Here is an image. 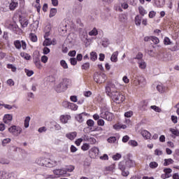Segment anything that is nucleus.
<instances>
[{"label":"nucleus","instance_id":"nucleus-47","mask_svg":"<svg viewBox=\"0 0 179 179\" xmlns=\"http://www.w3.org/2000/svg\"><path fill=\"white\" fill-rule=\"evenodd\" d=\"M11 140L10 138H5L2 141V145L3 146H6V145L8 144L9 143H10Z\"/></svg>","mask_w":179,"mask_h":179},{"label":"nucleus","instance_id":"nucleus-42","mask_svg":"<svg viewBox=\"0 0 179 179\" xmlns=\"http://www.w3.org/2000/svg\"><path fill=\"white\" fill-rule=\"evenodd\" d=\"M22 57H24L26 60H30L31 56L29 54L25 52H21L20 54Z\"/></svg>","mask_w":179,"mask_h":179},{"label":"nucleus","instance_id":"nucleus-5","mask_svg":"<svg viewBox=\"0 0 179 179\" xmlns=\"http://www.w3.org/2000/svg\"><path fill=\"white\" fill-rule=\"evenodd\" d=\"M106 79L107 76L104 73H99L98 72H96L94 75V81L99 84L104 83Z\"/></svg>","mask_w":179,"mask_h":179},{"label":"nucleus","instance_id":"nucleus-12","mask_svg":"<svg viewBox=\"0 0 179 179\" xmlns=\"http://www.w3.org/2000/svg\"><path fill=\"white\" fill-rule=\"evenodd\" d=\"M84 115H87V114L85 113L76 114L75 116L76 120L78 121L80 124L83 123L84 122Z\"/></svg>","mask_w":179,"mask_h":179},{"label":"nucleus","instance_id":"nucleus-62","mask_svg":"<svg viewBox=\"0 0 179 179\" xmlns=\"http://www.w3.org/2000/svg\"><path fill=\"white\" fill-rule=\"evenodd\" d=\"M171 121L174 124H177V122H178V117H177V116L172 115L171 116Z\"/></svg>","mask_w":179,"mask_h":179},{"label":"nucleus","instance_id":"nucleus-19","mask_svg":"<svg viewBox=\"0 0 179 179\" xmlns=\"http://www.w3.org/2000/svg\"><path fill=\"white\" fill-rule=\"evenodd\" d=\"M124 164L126 165V167H127L128 169H130L134 166V162L131 159H128L124 162Z\"/></svg>","mask_w":179,"mask_h":179},{"label":"nucleus","instance_id":"nucleus-2","mask_svg":"<svg viewBox=\"0 0 179 179\" xmlns=\"http://www.w3.org/2000/svg\"><path fill=\"white\" fill-rule=\"evenodd\" d=\"M71 84V80L68 78H64L62 80L59 85H56L55 91L56 92L60 93L64 92L65 90H67L69 86Z\"/></svg>","mask_w":179,"mask_h":179},{"label":"nucleus","instance_id":"nucleus-10","mask_svg":"<svg viewBox=\"0 0 179 179\" xmlns=\"http://www.w3.org/2000/svg\"><path fill=\"white\" fill-rule=\"evenodd\" d=\"M13 119V117L10 114H6L5 116H3V123L7 124H10L12 120Z\"/></svg>","mask_w":179,"mask_h":179},{"label":"nucleus","instance_id":"nucleus-44","mask_svg":"<svg viewBox=\"0 0 179 179\" xmlns=\"http://www.w3.org/2000/svg\"><path fill=\"white\" fill-rule=\"evenodd\" d=\"M7 69H12V72L17 71V68L13 64H7Z\"/></svg>","mask_w":179,"mask_h":179},{"label":"nucleus","instance_id":"nucleus-26","mask_svg":"<svg viewBox=\"0 0 179 179\" xmlns=\"http://www.w3.org/2000/svg\"><path fill=\"white\" fill-rule=\"evenodd\" d=\"M138 12L140 13L142 17H143L145 15H147V11L144 9L143 6L138 7Z\"/></svg>","mask_w":179,"mask_h":179},{"label":"nucleus","instance_id":"nucleus-18","mask_svg":"<svg viewBox=\"0 0 179 179\" xmlns=\"http://www.w3.org/2000/svg\"><path fill=\"white\" fill-rule=\"evenodd\" d=\"M51 31L50 25H47L45 28V36L44 38H48L50 36V33Z\"/></svg>","mask_w":179,"mask_h":179},{"label":"nucleus","instance_id":"nucleus-13","mask_svg":"<svg viewBox=\"0 0 179 179\" xmlns=\"http://www.w3.org/2000/svg\"><path fill=\"white\" fill-rule=\"evenodd\" d=\"M36 179H52L55 178L53 175H43V174H38L36 176Z\"/></svg>","mask_w":179,"mask_h":179},{"label":"nucleus","instance_id":"nucleus-63","mask_svg":"<svg viewBox=\"0 0 179 179\" xmlns=\"http://www.w3.org/2000/svg\"><path fill=\"white\" fill-rule=\"evenodd\" d=\"M66 172H72L74 170V166H69L67 169H64Z\"/></svg>","mask_w":179,"mask_h":179},{"label":"nucleus","instance_id":"nucleus-30","mask_svg":"<svg viewBox=\"0 0 179 179\" xmlns=\"http://www.w3.org/2000/svg\"><path fill=\"white\" fill-rule=\"evenodd\" d=\"M141 24V17L139 15H136L135 17V24L137 26H140Z\"/></svg>","mask_w":179,"mask_h":179},{"label":"nucleus","instance_id":"nucleus-16","mask_svg":"<svg viewBox=\"0 0 179 179\" xmlns=\"http://www.w3.org/2000/svg\"><path fill=\"white\" fill-rule=\"evenodd\" d=\"M77 136V132H71L69 134H66V137H67L69 140L73 141L75 138Z\"/></svg>","mask_w":179,"mask_h":179},{"label":"nucleus","instance_id":"nucleus-14","mask_svg":"<svg viewBox=\"0 0 179 179\" xmlns=\"http://www.w3.org/2000/svg\"><path fill=\"white\" fill-rule=\"evenodd\" d=\"M11 177V174L7 171H0V179H9Z\"/></svg>","mask_w":179,"mask_h":179},{"label":"nucleus","instance_id":"nucleus-55","mask_svg":"<svg viewBox=\"0 0 179 179\" xmlns=\"http://www.w3.org/2000/svg\"><path fill=\"white\" fill-rule=\"evenodd\" d=\"M71 103L68 102L67 101H64L62 102V106L65 108H68Z\"/></svg>","mask_w":179,"mask_h":179},{"label":"nucleus","instance_id":"nucleus-40","mask_svg":"<svg viewBox=\"0 0 179 179\" xmlns=\"http://www.w3.org/2000/svg\"><path fill=\"white\" fill-rule=\"evenodd\" d=\"M81 68H82V69H84L85 71H87V69H90V62L85 63L84 64L82 65Z\"/></svg>","mask_w":179,"mask_h":179},{"label":"nucleus","instance_id":"nucleus-59","mask_svg":"<svg viewBox=\"0 0 179 179\" xmlns=\"http://www.w3.org/2000/svg\"><path fill=\"white\" fill-rule=\"evenodd\" d=\"M131 115H133V112H132V111H128V112H126V113H124V117H127V118L131 117Z\"/></svg>","mask_w":179,"mask_h":179},{"label":"nucleus","instance_id":"nucleus-49","mask_svg":"<svg viewBox=\"0 0 179 179\" xmlns=\"http://www.w3.org/2000/svg\"><path fill=\"white\" fill-rule=\"evenodd\" d=\"M128 144L134 147H136L138 145V143L134 140L129 141Z\"/></svg>","mask_w":179,"mask_h":179},{"label":"nucleus","instance_id":"nucleus-51","mask_svg":"<svg viewBox=\"0 0 179 179\" xmlns=\"http://www.w3.org/2000/svg\"><path fill=\"white\" fill-rule=\"evenodd\" d=\"M24 71L27 74V76H28V77H31L34 73V72L33 71H30L28 69H25Z\"/></svg>","mask_w":179,"mask_h":179},{"label":"nucleus","instance_id":"nucleus-43","mask_svg":"<svg viewBox=\"0 0 179 179\" xmlns=\"http://www.w3.org/2000/svg\"><path fill=\"white\" fill-rule=\"evenodd\" d=\"M34 64H35L36 68H38V69H41L42 66H41V62L38 59H36V61L34 62Z\"/></svg>","mask_w":179,"mask_h":179},{"label":"nucleus","instance_id":"nucleus-7","mask_svg":"<svg viewBox=\"0 0 179 179\" xmlns=\"http://www.w3.org/2000/svg\"><path fill=\"white\" fill-rule=\"evenodd\" d=\"M100 117L101 118L105 119L107 121H112L114 117V115L109 111H103L100 114Z\"/></svg>","mask_w":179,"mask_h":179},{"label":"nucleus","instance_id":"nucleus-3","mask_svg":"<svg viewBox=\"0 0 179 179\" xmlns=\"http://www.w3.org/2000/svg\"><path fill=\"white\" fill-rule=\"evenodd\" d=\"M105 92L108 96H112L113 93L118 92L116 91V85L111 82H108L105 86Z\"/></svg>","mask_w":179,"mask_h":179},{"label":"nucleus","instance_id":"nucleus-57","mask_svg":"<svg viewBox=\"0 0 179 179\" xmlns=\"http://www.w3.org/2000/svg\"><path fill=\"white\" fill-rule=\"evenodd\" d=\"M104 120L103 119L98 120L97 124L98 126L103 127L104 126Z\"/></svg>","mask_w":179,"mask_h":179},{"label":"nucleus","instance_id":"nucleus-56","mask_svg":"<svg viewBox=\"0 0 179 179\" xmlns=\"http://www.w3.org/2000/svg\"><path fill=\"white\" fill-rule=\"evenodd\" d=\"M7 85H8L10 87L14 86V80L13 79L7 80Z\"/></svg>","mask_w":179,"mask_h":179},{"label":"nucleus","instance_id":"nucleus-39","mask_svg":"<svg viewBox=\"0 0 179 179\" xmlns=\"http://www.w3.org/2000/svg\"><path fill=\"white\" fill-rule=\"evenodd\" d=\"M86 124H87L89 127H93L94 126V122L93 120L89 119L87 122H86Z\"/></svg>","mask_w":179,"mask_h":179},{"label":"nucleus","instance_id":"nucleus-27","mask_svg":"<svg viewBox=\"0 0 179 179\" xmlns=\"http://www.w3.org/2000/svg\"><path fill=\"white\" fill-rule=\"evenodd\" d=\"M18 3L15 1H12L11 3L9 4V8L11 10H14L15 8H17Z\"/></svg>","mask_w":179,"mask_h":179},{"label":"nucleus","instance_id":"nucleus-37","mask_svg":"<svg viewBox=\"0 0 179 179\" xmlns=\"http://www.w3.org/2000/svg\"><path fill=\"white\" fill-rule=\"evenodd\" d=\"M91 56V60L92 61H96L97 59V54L95 52H92L90 54Z\"/></svg>","mask_w":179,"mask_h":179},{"label":"nucleus","instance_id":"nucleus-6","mask_svg":"<svg viewBox=\"0 0 179 179\" xmlns=\"http://www.w3.org/2000/svg\"><path fill=\"white\" fill-rule=\"evenodd\" d=\"M8 131L13 136H18L19 135L21 134L22 129L21 127L13 125L11 127L8 128Z\"/></svg>","mask_w":179,"mask_h":179},{"label":"nucleus","instance_id":"nucleus-38","mask_svg":"<svg viewBox=\"0 0 179 179\" xmlns=\"http://www.w3.org/2000/svg\"><path fill=\"white\" fill-rule=\"evenodd\" d=\"M20 22H21V25H22V27H27L28 26V20L24 19V20H20Z\"/></svg>","mask_w":179,"mask_h":179},{"label":"nucleus","instance_id":"nucleus-28","mask_svg":"<svg viewBox=\"0 0 179 179\" xmlns=\"http://www.w3.org/2000/svg\"><path fill=\"white\" fill-rule=\"evenodd\" d=\"M127 15L121 14L120 15H119V21L122 22H127Z\"/></svg>","mask_w":179,"mask_h":179},{"label":"nucleus","instance_id":"nucleus-45","mask_svg":"<svg viewBox=\"0 0 179 179\" xmlns=\"http://www.w3.org/2000/svg\"><path fill=\"white\" fill-rule=\"evenodd\" d=\"M117 141V138L115 136L109 137L108 138V142L110 143H114Z\"/></svg>","mask_w":179,"mask_h":179},{"label":"nucleus","instance_id":"nucleus-22","mask_svg":"<svg viewBox=\"0 0 179 179\" xmlns=\"http://www.w3.org/2000/svg\"><path fill=\"white\" fill-rule=\"evenodd\" d=\"M173 163H174V161L171 158L165 159L164 166H169L170 164H173Z\"/></svg>","mask_w":179,"mask_h":179},{"label":"nucleus","instance_id":"nucleus-29","mask_svg":"<svg viewBox=\"0 0 179 179\" xmlns=\"http://www.w3.org/2000/svg\"><path fill=\"white\" fill-rule=\"evenodd\" d=\"M59 64H60L61 66L63 68V69H69L68 64H67L66 62H65V60H64V59L61 60Z\"/></svg>","mask_w":179,"mask_h":179},{"label":"nucleus","instance_id":"nucleus-24","mask_svg":"<svg viewBox=\"0 0 179 179\" xmlns=\"http://www.w3.org/2000/svg\"><path fill=\"white\" fill-rule=\"evenodd\" d=\"M57 8H52L51 10H50L49 17L52 18V17H55V15H57Z\"/></svg>","mask_w":179,"mask_h":179},{"label":"nucleus","instance_id":"nucleus-54","mask_svg":"<svg viewBox=\"0 0 179 179\" xmlns=\"http://www.w3.org/2000/svg\"><path fill=\"white\" fill-rule=\"evenodd\" d=\"M50 52V48H48V47L43 48V55H48Z\"/></svg>","mask_w":179,"mask_h":179},{"label":"nucleus","instance_id":"nucleus-21","mask_svg":"<svg viewBox=\"0 0 179 179\" xmlns=\"http://www.w3.org/2000/svg\"><path fill=\"white\" fill-rule=\"evenodd\" d=\"M157 89L158 92H160V93H164L166 90V87H164L163 85H157Z\"/></svg>","mask_w":179,"mask_h":179},{"label":"nucleus","instance_id":"nucleus-35","mask_svg":"<svg viewBox=\"0 0 179 179\" xmlns=\"http://www.w3.org/2000/svg\"><path fill=\"white\" fill-rule=\"evenodd\" d=\"M89 35L91 36H95L98 35V31L96 28H94L91 31L89 32Z\"/></svg>","mask_w":179,"mask_h":179},{"label":"nucleus","instance_id":"nucleus-4","mask_svg":"<svg viewBox=\"0 0 179 179\" xmlns=\"http://www.w3.org/2000/svg\"><path fill=\"white\" fill-rule=\"evenodd\" d=\"M110 97L114 102L120 103H122L124 100H126V98L122 94V93L120 92H115L113 93L111 96H108Z\"/></svg>","mask_w":179,"mask_h":179},{"label":"nucleus","instance_id":"nucleus-32","mask_svg":"<svg viewBox=\"0 0 179 179\" xmlns=\"http://www.w3.org/2000/svg\"><path fill=\"white\" fill-rule=\"evenodd\" d=\"M157 166H159V164H157L156 162H152L150 164H149V167L152 169H157Z\"/></svg>","mask_w":179,"mask_h":179},{"label":"nucleus","instance_id":"nucleus-41","mask_svg":"<svg viewBox=\"0 0 179 179\" xmlns=\"http://www.w3.org/2000/svg\"><path fill=\"white\" fill-rule=\"evenodd\" d=\"M171 51H178L179 50V43H175V45L173 46H171Z\"/></svg>","mask_w":179,"mask_h":179},{"label":"nucleus","instance_id":"nucleus-33","mask_svg":"<svg viewBox=\"0 0 179 179\" xmlns=\"http://www.w3.org/2000/svg\"><path fill=\"white\" fill-rule=\"evenodd\" d=\"M78 108V106L76 104L72 103H71V104H69V106L68 107V108L71 109V110H77Z\"/></svg>","mask_w":179,"mask_h":179},{"label":"nucleus","instance_id":"nucleus-34","mask_svg":"<svg viewBox=\"0 0 179 179\" xmlns=\"http://www.w3.org/2000/svg\"><path fill=\"white\" fill-rule=\"evenodd\" d=\"M90 145L88 143H84V145H83L81 147V150L83 151H87L90 150Z\"/></svg>","mask_w":179,"mask_h":179},{"label":"nucleus","instance_id":"nucleus-8","mask_svg":"<svg viewBox=\"0 0 179 179\" xmlns=\"http://www.w3.org/2000/svg\"><path fill=\"white\" fill-rule=\"evenodd\" d=\"M118 168L122 171V176L127 177L129 175V171H124L126 169H128L124 162L119 163Z\"/></svg>","mask_w":179,"mask_h":179},{"label":"nucleus","instance_id":"nucleus-36","mask_svg":"<svg viewBox=\"0 0 179 179\" xmlns=\"http://www.w3.org/2000/svg\"><path fill=\"white\" fill-rule=\"evenodd\" d=\"M138 67H140L141 69H146V63L143 61L138 62Z\"/></svg>","mask_w":179,"mask_h":179},{"label":"nucleus","instance_id":"nucleus-31","mask_svg":"<svg viewBox=\"0 0 179 179\" xmlns=\"http://www.w3.org/2000/svg\"><path fill=\"white\" fill-rule=\"evenodd\" d=\"M15 45V48L20 50L22 48V41H16L13 43Z\"/></svg>","mask_w":179,"mask_h":179},{"label":"nucleus","instance_id":"nucleus-46","mask_svg":"<svg viewBox=\"0 0 179 179\" xmlns=\"http://www.w3.org/2000/svg\"><path fill=\"white\" fill-rule=\"evenodd\" d=\"M164 43L165 45H170L171 44V40L168 37H165L164 39Z\"/></svg>","mask_w":179,"mask_h":179},{"label":"nucleus","instance_id":"nucleus-60","mask_svg":"<svg viewBox=\"0 0 179 179\" xmlns=\"http://www.w3.org/2000/svg\"><path fill=\"white\" fill-rule=\"evenodd\" d=\"M30 37H31V40L32 42L35 43V42L37 41V36H35L34 34H31Z\"/></svg>","mask_w":179,"mask_h":179},{"label":"nucleus","instance_id":"nucleus-48","mask_svg":"<svg viewBox=\"0 0 179 179\" xmlns=\"http://www.w3.org/2000/svg\"><path fill=\"white\" fill-rule=\"evenodd\" d=\"M150 108L152 110H154L157 113H161V111H162V110L159 108V106H150Z\"/></svg>","mask_w":179,"mask_h":179},{"label":"nucleus","instance_id":"nucleus-15","mask_svg":"<svg viewBox=\"0 0 179 179\" xmlns=\"http://www.w3.org/2000/svg\"><path fill=\"white\" fill-rule=\"evenodd\" d=\"M141 134L142 136H143L144 138H145V139H150L151 137V134L149 131H148L147 130H142L141 132Z\"/></svg>","mask_w":179,"mask_h":179},{"label":"nucleus","instance_id":"nucleus-64","mask_svg":"<svg viewBox=\"0 0 179 179\" xmlns=\"http://www.w3.org/2000/svg\"><path fill=\"white\" fill-rule=\"evenodd\" d=\"M163 154L162 150H159L158 149L155 150V155H162Z\"/></svg>","mask_w":179,"mask_h":179},{"label":"nucleus","instance_id":"nucleus-20","mask_svg":"<svg viewBox=\"0 0 179 179\" xmlns=\"http://www.w3.org/2000/svg\"><path fill=\"white\" fill-rule=\"evenodd\" d=\"M160 57L162 58V61L166 62L169 60V55L167 52H162L160 54Z\"/></svg>","mask_w":179,"mask_h":179},{"label":"nucleus","instance_id":"nucleus-50","mask_svg":"<svg viewBox=\"0 0 179 179\" xmlns=\"http://www.w3.org/2000/svg\"><path fill=\"white\" fill-rule=\"evenodd\" d=\"M170 131L172 134L179 136V131L177 129H170Z\"/></svg>","mask_w":179,"mask_h":179},{"label":"nucleus","instance_id":"nucleus-53","mask_svg":"<svg viewBox=\"0 0 179 179\" xmlns=\"http://www.w3.org/2000/svg\"><path fill=\"white\" fill-rule=\"evenodd\" d=\"M151 41H152V43H154L155 44H157L159 43V39L157 38L155 36H152L151 37Z\"/></svg>","mask_w":179,"mask_h":179},{"label":"nucleus","instance_id":"nucleus-1","mask_svg":"<svg viewBox=\"0 0 179 179\" xmlns=\"http://www.w3.org/2000/svg\"><path fill=\"white\" fill-rule=\"evenodd\" d=\"M36 163L38 166H45L46 168H53L57 166V162L50 158H38L36 159Z\"/></svg>","mask_w":179,"mask_h":179},{"label":"nucleus","instance_id":"nucleus-9","mask_svg":"<svg viewBox=\"0 0 179 179\" xmlns=\"http://www.w3.org/2000/svg\"><path fill=\"white\" fill-rule=\"evenodd\" d=\"M66 170H65V169H59L53 170V174L57 176V177H61L62 176L66 175Z\"/></svg>","mask_w":179,"mask_h":179},{"label":"nucleus","instance_id":"nucleus-11","mask_svg":"<svg viewBox=\"0 0 179 179\" xmlns=\"http://www.w3.org/2000/svg\"><path fill=\"white\" fill-rule=\"evenodd\" d=\"M71 116L69 115H62L61 117H59V120L62 122V124H67L68 121L70 120Z\"/></svg>","mask_w":179,"mask_h":179},{"label":"nucleus","instance_id":"nucleus-58","mask_svg":"<svg viewBox=\"0 0 179 179\" xmlns=\"http://www.w3.org/2000/svg\"><path fill=\"white\" fill-rule=\"evenodd\" d=\"M48 57L45 55H43L41 57V62L43 63V64H46L48 62Z\"/></svg>","mask_w":179,"mask_h":179},{"label":"nucleus","instance_id":"nucleus-61","mask_svg":"<svg viewBox=\"0 0 179 179\" xmlns=\"http://www.w3.org/2000/svg\"><path fill=\"white\" fill-rule=\"evenodd\" d=\"M71 64L73 66H76V64H77V59H76V58H71Z\"/></svg>","mask_w":179,"mask_h":179},{"label":"nucleus","instance_id":"nucleus-23","mask_svg":"<svg viewBox=\"0 0 179 179\" xmlns=\"http://www.w3.org/2000/svg\"><path fill=\"white\" fill-rule=\"evenodd\" d=\"M45 40L43 41V46H49V45H51L52 42H51L50 38H48V37H45Z\"/></svg>","mask_w":179,"mask_h":179},{"label":"nucleus","instance_id":"nucleus-17","mask_svg":"<svg viewBox=\"0 0 179 179\" xmlns=\"http://www.w3.org/2000/svg\"><path fill=\"white\" fill-rule=\"evenodd\" d=\"M117 56H118V52H114L112 54V56L110 57V60L112 62L116 63L117 62Z\"/></svg>","mask_w":179,"mask_h":179},{"label":"nucleus","instance_id":"nucleus-25","mask_svg":"<svg viewBox=\"0 0 179 179\" xmlns=\"http://www.w3.org/2000/svg\"><path fill=\"white\" fill-rule=\"evenodd\" d=\"M31 121L30 116H27L24 120V127L27 129L29 127V123Z\"/></svg>","mask_w":179,"mask_h":179},{"label":"nucleus","instance_id":"nucleus-52","mask_svg":"<svg viewBox=\"0 0 179 179\" xmlns=\"http://www.w3.org/2000/svg\"><path fill=\"white\" fill-rule=\"evenodd\" d=\"M121 158V155L120 153H116L115 155H113V160H120Z\"/></svg>","mask_w":179,"mask_h":179}]
</instances>
